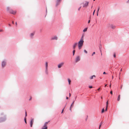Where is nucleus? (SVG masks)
I'll use <instances>...</instances> for the list:
<instances>
[{"mask_svg":"<svg viewBox=\"0 0 129 129\" xmlns=\"http://www.w3.org/2000/svg\"><path fill=\"white\" fill-rule=\"evenodd\" d=\"M84 41L82 38H81L78 43V48L79 50H80L83 45Z\"/></svg>","mask_w":129,"mask_h":129,"instance_id":"1","label":"nucleus"},{"mask_svg":"<svg viewBox=\"0 0 129 129\" xmlns=\"http://www.w3.org/2000/svg\"><path fill=\"white\" fill-rule=\"evenodd\" d=\"M7 10L11 14H15L16 13V11H14L12 9H10V8L8 7L7 8Z\"/></svg>","mask_w":129,"mask_h":129,"instance_id":"2","label":"nucleus"},{"mask_svg":"<svg viewBox=\"0 0 129 129\" xmlns=\"http://www.w3.org/2000/svg\"><path fill=\"white\" fill-rule=\"evenodd\" d=\"M50 121H49L48 122H46L45 123L43 127L42 128V129H47V124Z\"/></svg>","mask_w":129,"mask_h":129,"instance_id":"3","label":"nucleus"},{"mask_svg":"<svg viewBox=\"0 0 129 129\" xmlns=\"http://www.w3.org/2000/svg\"><path fill=\"white\" fill-rule=\"evenodd\" d=\"M89 2L86 1L85 2V3H83V4H84L83 6V7H86L88 6Z\"/></svg>","mask_w":129,"mask_h":129,"instance_id":"4","label":"nucleus"},{"mask_svg":"<svg viewBox=\"0 0 129 129\" xmlns=\"http://www.w3.org/2000/svg\"><path fill=\"white\" fill-rule=\"evenodd\" d=\"M64 64V62H62L59 64L58 65V67L59 68H60L62 66H63Z\"/></svg>","mask_w":129,"mask_h":129,"instance_id":"5","label":"nucleus"},{"mask_svg":"<svg viewBox=\"0 0 129 129\" xmlns=\"http://www.w3.org/2000/svg\"><path fill=\"white\" fill-rule=\"evenodd\" d=\"M78 43H77L76 42L73 45V49H75L77 46Z\"/></svg>","mask_w":129,"mask_h":129,"instance_id":"6","label":"nucleus"},{"mask_svg":"<svg viewBox=\"0 0 129 129\" xmlns=\"http://www.w3.org/2000/svg\"><path fill=\"white\" fill-rule=\"evenodd\" d=\"M58 39V37L56 36H54L51 38V40H57Z\"/></svg>","mask_w":129,"mask_h":129,"instance_id":"7","label":"nucleus"},{"mask_svg":"<svg viewBox=\"0 0 129 129\" xmlns=\"http://www.w3.org/2000/svg\"><path fill=\"white\" fill-rule=\"evenodd\" d=\"M80 60V58L79 56H78L76 57V62H77Z\"/></svg>","mask_w":129,"mask_h":129,"instance_id":"8","label":"nucleus"},{"mask_svg":"<svg viewBox=\"0 0 129 129\" xmlns=\"http://www.w3.org/2000/svg\"><path fill=\"white\" fill-rule=\"evenodd\" d=\"M48 66V63L46 62V71L47 74H48V72H47V68Z\"/></svg>","mask_w":129,"mask_h":129,"instance_id":"9","label":"nucleus"},{"mask_svg":"<svg viewBox=\"0 0 129 129\" xmlns=\"http://www.w3.org/2000/svg\"><path fill=\"white\" fill-rule=\"evenodd\" d=\"M33 123H34V119H32L31 120L30 122L31 127H32Z\"/></svg>","mask_w":129,"mask_h":129,"instance_id":"10","label":"nucleus"},{"mask_svg":"<svg viewBox=\"0 0 129 129\" xmlns=\"http://www.w3.org/2000/svg\"><path fill=\"white\" fill-rule=\"evenodd\" d=\"M6 65V62L4 61H3L2 63V66L3 67H4Z\"/></svg>","mask_w":129,"mask_h":129,"instance_id":"11","label":"nucleus"},{"mask_svg":"<svg viewBox=\"0 0 129 129\" xmlns=\"http://www.w3.org/2000/svg\"><path fill=\"white\" fill-rule=\"evenodd\" d=\"M74 101H73V103H72V104H71V107H70V110L71 111V108L74 105Z\"/></svg>","mask_w":129,"mask_h":129,"instance_id":"12","label":"nucleus"},{"mask_svg":"<svg viewBox=\"0 0 129 129\" xmlns=\"http://www.w3.org/2000/svg\"><path fill=\"white\" fill-rule=\"evenodd\" d=\"M120 95H118V98L117 99V101H120Z\"/></svg>","mask_w":129,"mask_h":129,"instance_id":"13","label":"nucleus"},{"mask_svg":"<svg viewBox=\"0 0 129 129\" xmlns=\"http://www.w3.org/2000/svg\"><path fill=\"white\" fill-rule=\"evenodd\" d=\"M61 0H57V3L56 4V5L57 6L59 4V2L61 1Z\"/></svg>","mask_w":129,"mask_h":129,"instance_id":"14","label":"nucleus"},{"mask_svg":"<svg viewBox=\"0 0 129 129\" xmlns=\"http://www.w3.org/2000/svg\"><path fill=\"white\" fill-rule=\"evenodd\" d=\"M110 26L111 28L112 29H114L115 27V26L112 25H111Z\"/></svg>","mask_w":129,"mask_h":129,"instance_id":"15","label":"nucleus"},{"mask_svg":"<svg viewBox=\"0 0 129 129\" xmlns=\"http://www.w3.org/2000/svg\"><path fill=\"white\" fill-rule=\"evenodd\" d=\"M68 82L69 83V85H70V84L71 81V80L69 79H68Z\"/></svg>","mask_w":129,"mask_h":129,"instance_id":"16","label":"nucleus"},{"mask_svg":"<svg viewBox=\"0 0 129 129\" xmlns=\"http://www.w3.org/2000/svg\"><path fill=\"white\" fill-rule=\"evenodd\" d=\"M95 77V76L94 75H93L92 76H91L90 78V79H93V77Z\"/></svg>","mask_w":129,"mask_h":129,"instance_id":"17","label":"nucleus"},{"mask_svg":"<svg viewBox=\"0 0 129 129\" xmlns=\"http://www.w3.org/2000/svg\"><path fill=\"white\" fill-rule=\"evenodd\" d=\"M73 50H74L73 51V55H74L75 54V49H73Z\"/></svg>","mask_w":129,"mask_h":129,"instance_id":"18","label":"nucleus"},{"mask_svg":"<svg viewBox=\"0 0 129 129\" xmlns=\"http://www.w3.org/2000/svg\"><path fill=\"white\" fill-rule=\"evenodd\" d=\"M103 123L102 122H101L100 123V125H99V129H100V128L102 125V124Z\"/></svg>","mask_w":129,"mask_h":129,"instance_id":"19","label":"nucleus"},{"mask_svg":"<svg viewBox=\"0 0 129 129\" xmlns=\"http://www.w3.org/2000/svg\"><path fill=\"white\" fill-rule=\"evenodd\" d=\"M87 28H85V29H84L83 30V31L84 32H85L87 31Z\"/></svg>","mask_w":129,"mask_h":129,"instance_id":"20","label":"nucleus"},{"mask_svg":"<svg viewBox=\"0 0 129 129\" xmlns=\"http://www.w3.org/2000/svg\"><path fill=\"white\" fill-rule=\"evenodd\" d=\"M24 120L25 122V123L26 124L27 122H26V117H25L24 119Z\"/></svg>","mask_w":129,"mask_h":129,"instance_id":"21","label":"nucleus"},{"mask_svg":"<svg viewBox=\"0 0 129 129\" xmlns=\"http://www.w3.org/2000/svg\"><path fill=\"white\" fill-rule=\"evenodd\" d=\"M84 52L85 53H87V51H86L85 50H84Z\"/></svg>","mask_w":129,"mask_h":129,"instance_id":"22","label":"nucleus"},{"mask_svg":"<svg viewBox=\"0 0 129 129\" xmlns=\"http://www.w3.org/2000/svg\"><path fill=\"white\" fill-rule=\"evenodd\" d=\"M108 101H107L106 102V106H108Z\"/></svg>","mask_w":129,"mask_h":129,"instance_id":"23","label":"nucleus"},{"mask_svg":"<svg viewBox=\"0 0 129 129\" xmlns=\"http://www.w3.org/2000/svg\"><path fill=\"white\" fill-rule=\"evenodd\" d=\"M104 108L102 110V113H103L104 112Z\"/></svg>","mask_w":129,"mask_h":129,"instance_id":"24","label":"nucleus"},{"mask_svg":"<svg viewBox=\"0 0 129 129\" xmlns=\"http://www.w3.org/2000/svg\"><path fill=\"white\" fill-rule=\"evenodd\" d=\"M27 113L26 112V111L25 112V117H26L27 116Z\"/></svg>","mask_w":129,"mask_h":129,"instance_id":"25","label":"nucleus"},{"mask_svg":"<svg viewBox=\"0 0 129 129\" xmlns=\"http://www.w3.org/2000/svg\"><path fill=\"white\" fill-rule=\"evenodd\" d=\"M95 54V52H93L92 55V56H93L94 54Z\"/></svg>","mask_w":129,"mask_h":129,"instance_id":"26","label":"nucleus"},{"mask_svg":"<svg viewBox=\"0 0 129 129\" xmlns=\"http://www.w3.org/2000/svg\"><path fill=\"white\" fill-rule=\"evenodd\" d=\"M108 106H106V109H105V111H107V108H108Z\"/></svg>","mask_w":129,"mask_h":129,"instance_id":"27","label":"nucleus"},{"mask_svg":"<svg viewBox=\"0 0 129 129\" xmlns=\"http://www.w3.org/2000/svg\"><path fill=\"white\" fill-rule=\"evenodd\" d=\"M65 106L64 107V108L62 110V112H61V113H62L63 112V111H64V109L65 108Z\"/></svg>","mask_w":129,"mask_h":129,"instance_id":"28","label":"nucleus"},{"mask_svg":"<svg viewBox=\"0 0 129 129\" xmlns=\"http://www.w3.org/2000/svg\"><path fill=\"white\" fill-rule=\"evenodd\" d=\"M99 9H100V7H98V11H97V12H98H98H99Z\"/></svg>","mask_w":129,"mask_h":129,"instance_id":"29","label":"nucleus"},{"mask_svg":"<svg viewBox=\"0 0 129 129\" xmlns=\"http://www.w3.org/2000/svg\"><path fill=\"white\" fill-rule=\"evenodd\" d=\"M116 56V54L115 53H114V57H115Z\"/></svg>","mask_w":129,"mask_h":129,"instance_id":"30","label":"nucleus"},{"mask_svg":"<svg viewBox=\"0 0 129 129\" xmlns=\"http://www.w3.org/2000/svg\"><path fill=\"white\" fill-rule=\"evenodd\" d=\"M95 10H94V11L93 12V15H94V13H95Z\"/></svg>","mask_w":129,"mask_h":129,"instance_id":"31","label":"nucleus"},{"mask_svg":"<svg viewBox=\"0 0 129 129\" xmlns=\"http://www.w3.org/2000/svg\"><path fill=\"white\" fill-rule=\"evenodd\" d=\"M81 7H79V8H78V11H79L80 10V9H81Z\"/></svg>","mask_w":129,"mask_h":129,"instance_id":"32","label":"nucleus"},{"mask_svg":"<svg viewBox=\"0 0 129 129\" xmlns=\"http://www.w3.org/2000/svg\"><path fill=\"white\" fill-rule=\"evenodd\" d=\"M89 87L90 88H92V87L91 86H89Z\"/></svg>","mask_w":129,"mask_h":129,"instance_id":"33","label":"nucleus"},{"mask_svg":"<svg viewBox=\"0 0 129 129\" xmlns=\"http://www.w3.org/2000/svg\"><path fill=\"white\" fill-rule=\"evenodd\" d=\"M110 93L111 94H112V91H110Z\"/></svg>","mask_w":129,"mask_h":129,"instance_id":"34","label":"nucleus"},{"mask_svg":"<svg viewBox=\"0 0 129 129\" xmlns=\"http://www.w3.org/2000/svg\"><path fill=\"white\" fill-rule=\"evenodd\" d=\"M34 35V34L33 33L31 34V35L32 36H33Z\"/></svg>","mask_w":129,"mask_h":129,"instance_id":"35","label":"nucleus"},{"mask_svg":"<svg viewBox=\"0 0 129 129\" xmlns=\"http://www.w3.org/2000/svg\"><path fill=\"white\" fill-rule=\"evenodd\" d=\"M127 3H129V0H128L127 2Z\"/></svg>","mask_w":129,"mask_h":129,"instance_id":"36","label":"nucleus"},{"mask_svg":"<svg viewBox=\"0 0 129 129\" xmlns=\"http://www.w3.org/2000/svg\"><path fill=\"white\" fill-rule=\"evenodd\" d=\"M3 31V30H2L1 29L0 30V32H2Z\"/></svg>","mask_w":129,"mask_h":129,"instance_id":"37","label":"nucleus"},{"mask_svg":"<svg viewBox=\"0 0 129 129\" xmlns=\"http://www.w3.org/2000/svg\"><path fill=\"white\" fill-rule=\"evenodd\" d=\"M103 74H106V73H105V72H103Z\"/></svg>","mask_w":129,"mask_h":129,"instance_id":"38","label":"nucleus"},{"mask_svg":"<svg viewBox=\"0 0 129 129\" xmlns=\"http://www.w3.org/2000/svg\"><path fill=\"white\" fill-rule=\"evenodd\" d=\"M100 88H99L98 89H97L98 90V91L100 89Z\"/></svg>","mask_w":129,"mask_h":129,"instance_id":"39","label":"nucleus"},{"mask_svg":"<svg viewBox=\"0 0 129 129\" xmlns=\"http://www.w3.org/2000/svg\"><path fill=\"white\" fill-rule=\"evenodd\" d=\"M90 20H89V21H88V23H89L90 22Z\"/></svg>","mask_w":129,"mask_h":129,"instance_id":"40","label":"nucleus"},{"mask_svg":"<svg viewBox=\"0 0 129 129\" xmlns=\"http://www.w3.org/2000/svg\"><path fill=\"white\" fill-rule=\"evenodd\" d=\"M107 86V84H106L105 85V87H106Z\"/></svg>","mask_w":129,"mask_h":129,"instance_id":"41","label":"nucleus"},{"mask_svg":"<svg viewBox=\"0 0 129 129\" xmlns=\"http://www.w3.org/2000/svg\"><path fill=\"white\" fill-rule=\"evenodd\" d=\"M122 86H121V87H120V88H121V89H122Z\"/></svg>","mask_w":129,"mask_h":129,"instance_id":"42","label":"nucleus"},{"mask_svg":"<svg viewBox=\"0 0 129 129\" xmlns=\"http://www.w3.org/2000/svg\"><path fill=\"white\" fill-rule=\"evenodd\" d=\"M71 95V94L70 93H69V96H70Z\"/></svg>","mask_w":129,"mask_h":129,"instance_id":"43","label":"nucleus"},{"mask_svg":"<svg viewBox=\"0 0 129 129\" xmlns=\"http://www.w3.org/2000/svg\"><path fill=\"white\" fill-rule=\"evenodd\" d=\"M110 86V87H111V84H110V86Z\"/></svg>","mask_w":129,"mask_h":129,"instance_id":"44","label":"nucleus"},{"mask_svg":"<svg viewBox=\"0 0 129 129\" xmlns=\"http://www.w3.org/2000/svg\"><path fill=\"white\" fill-rule=\"evenodd\" d=\"M68 97H66V99H68Z\"/></svg>","mask_w":129,"mask_h":129,"instance_id":"45","label":"nucleus"},{"mask_svg":"<svg viewBox=\"0 0 129 129\" xmlns=\"http://www.w3.org/2000/svg\"><path fill=\"white\" fill-rule=\"evenodd\" d=\"M31 99V97L30 99H29V100H30Z\"/></svg>","mask_w":129,"mask_h":129,"instance_id":"46","label":"nucleus"},{"mask_svg":"<svg viewBox=\"0 0 129 129\" xmlns=\"http://www.w3.org/2000/svg\"><path fill=\"white\" fill-rule=\"evenodd\" d=\"M12 23H13V24L14 23V21H13L12 22Z\"/></svg>","mask_w":129,"mask_h":129,"instance_id":"47","label":"nucleus"},{"mask_svg":"<svg viewBox=\"0 0 129 129\" xmlns=\"http://www.w3.org/2000/svg\"><path fill=\"white\" fill-rule=\"evenodd\" d=\"M9 26H11V25H10V24H9Z\"/></svg>","mask_w":129,"mask_h":129,"instance_id":"48","label":"nucleus"},{"mask_svg":"<svg viewBox=\"0 0 129 129\" xmlns=\"http://www.w3.org/2000/svg\"><path fill=\"white\" fill-rule=\"evenodd\" d=\"M122 71V69H121V70H120V71Z\"/></svg>","mask_w":129,"mask_h":129,"instance_id":"49","label":"nucleus"},{"mask_svg":"<svg viewBox=\"0 0 129 129\" xmlns=\"http://www.w3.org/2000/svg\"><path fill=\"white\" fill-rule=\"evenodd\" d=\"M112 79H113V76H112Z\"/></svg>","mask_w":129,"mask_h":129,"instance_id":"50","label":"nucleus"},{"mask_svg":"<svg viewBox=\"0 0 129 129\" xmlns=\"http://www.w3.org/2000/svg\"><path fill=\"white\" fill-rule=\"evenodd\" d=\"M98 12H97V16H98Z\"/></svg>","mask_w":129,"mask_h":129,"instance_id":"51","label":"nucleus"},{"mask_svg":"<svg viewBox=\"0 0 129 129\" xmlns=\"http://www.w3.org/2000/svg\"><path fill=\"white\" fill-rule=\"evenodd\" d=\"M16 25H17V23L16 22Z\"/></svg>","mask_w":129,"mask_h":129,"instance_id":"52","label":"nucleus"},{"mask_svg":"<svg viewBox=\"0 0 129 129\" xmlns=\"http://www.w3.org/2000/svg\"><path fill=\"white\" fill-rule=\"evenodd\" d=\"M101 55H102V53H101Z\"/></svg>","mask_w":129,"mask_h":129,"instance_id":"53","label":"nucleus"},{"mask_svg":"<svg viewBox=\"0 0 129 129\" xmlns=\"http://www.w3.org/2000/svg\"><path fill=\"white\" fill-rule=\"evenodd\" d=\"M101 99H102V97H101Z\"/></svg>","mask_w":129,"mask_h":129,"instance_id":"54","label":"nucleus"},{"mask_svg":"<svg viewBox=\"0 0 129 129\" xmlns=\"http://www.w3.org/2000/svg\"><path fill=\"white\" fill-rule=\"evenodd\" d=\"M92 7H91V8H92Z\"/></svg>","mask_w":129,"mask_h":129,"instance_id":"55","label":"nucleus"},{"mask_svg":"<svg viewBox=\"0 0 129 129\" xmlns=\"http://www.w3.org/2000/svg\"><path fill=\"white\" fill-rule=\"evenodd\" d=\"M95 0H93V1H95Z\"/></svg>","mask_w":129,"mask_h":129,"instance_id":"56","label":"nucleus"}]
</instances>
